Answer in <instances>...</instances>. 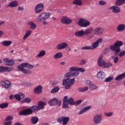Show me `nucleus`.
Listing matches in <instances>:
<instances>
[{
	"label": "nucleus",
	"mask_w": 125,
	"mask_h": 125,
	"mask_svg": "<svg viewBox=\"0 0 125 125\" xmlns=\"http://www.w3.org/2000/svg\"><path fill=\"white\" fill-rule=\"evenodd\" d=\"M104 115L106 117H112L114 115V112H105Z\"/></svg>",
	"instance_id": "obj_51"
},
{
	"label": "nucleus",
	"mask_w": 125,
	"mask_h": 125,
	"mask_svg": "<svg viewBox=\"0 0 125 125\" xmlns=\"http://www.w3.org/2000/svg\"><path fill=\"white\" fill-rule=\"evenodd\" d=\"M48 104H50V106H54L57 105V98H54L49 101Z\"/></svg>",
	"instance_id": "obj_25"
},
{
	"label": "nucleus",
	"mask_w": 125,
	"mask_h": 125,
	"mask_svg": "<svg viewBox=\"0 0 125 125\" xmlns=\"http://www.w3.org/2000/svg\"><path fill=\"white\" fill-rule=\"evenodd\" d=\"M123 44H124L123 42L121 41H117L115 42L114 44L110 45L109 48L111 50H112V51H115V55H118V54H119V52L121 51V48L120 47L122 46Z\"/></svg>",
	"instance_id": "obj_4"
},
{
	"label": "nucleus",
	"mask_w": 125,
	"mask_h": 125,
	"mask_svg": "<svg viewBox=\"0 0 125 125\" xmlns=\"http://www.w3.org/2000/svg\"><path fill=\"white\" fill-rule=\"evenodd\" d=\"M0 84L6 89L11 88V83L8 81H2L0 82Z\"/></svg>",
	"instance_id": "obj_13"
},
{
	"label": "nucleus",
	"mask_w": 125,
	"mask_h": 125,
	"mask_svg": "<svg viewBox=\"0 0 125 125\" xmlns=\"http://www.w3.org/2000/svg\"><path fill=\"white\" fill-rule=\"evenodd\" d=\"M12 120H13V117L11 116H8L6 117L5 119V122H7V121L11 122Z\"/></svg>",
	"instance_id": "obj_46"
},
{
	"label": "nucleus",
	"mask_w": 125,
	"mask_h": 125,
	"mask_svg": "<svg viewBox=\"0 0 125 125\" xmlns=\"http://www.w3.org/2000/svg\"><path fill=\"white\" fill-rule=\"evenodd\" d=\"M79 26L80 27H87L90 25V21H87L84 19H81L79 20V22L78 23Z\"/></svg>",
	"instance_id": "obj_7"
},
{
	"label": "nucleus",
	"mask_w": 125,
	"mask_h": 125,
	"mask_svg": "<svg viewBox=\"0 0 125 125\" xmlns=\"http://www.w3.org/2000/svg\"><path fill=\"white\" fill-rule=\"evenodd\" d=\"M97 64L99 67H102L104 69H109L113 65L111 62H106L103 60V56L102 55L99 56L97 60Z\"/></svg>",
	"instance_id": "obj_3"
},
{
	"label": "nucleus",
	"mask_w": 125,
	"mask_h": 125,
	"mask_svg": "<svg viewBox=\"0 0 125 125\" xmlns=\"http://www.w3.org/2000/svg\"><path fill=\"white\" fill-rule=\"evenodd\" d=\"M68 99V97H67V96H64V98H63V101H65L66 102H67V100H67Z\"/></svg>",
	"instance_id": "obj_61"
},
{
	"label": "nucleus",
	"mask_w": 125,
	"mask_h": 125,
	"mask_svg": "<svg viewBox=\"0 0 125 125\" xmlns=\"http://www.w3.org/2000/svg\"><path fill=\"white\" fill-rule=\"evenodd\" d=\"M69 121H70V117L66 116L60 117L57 119L58 123H59V124H62V125H68Z\"/></svg>",
	"instance_id": "obj_6"
},
{
	"label": "nucleus",
	"mask_w": 125,
	"mask_h": 125,
	"mask_svg": "<svg viewBox=\"0 0 125 125\" xmlns=\"http://www.w3.org/2000/svg\"><path fill=\"white\" fill-rule=\"evenodd\" d=\"M45 103L43 101H41L38 103V108L40 110H42L44 109V106L45 105Z\"/></svg>",
	"instance_id": "obj_31"
},
{
	"label": "nucleus",
	"mask_w": 125,
	"mask_h": 125,
	"mask_svg": "<svg viewBox=\"0 0 125 125\" xmlns=\"http://www.w3.org/2000/svg\"><path fill=\"white\" fill-rule=\"evenodd\" d=\"M73 71H78V72H81V73H84L85 70L84 68L82 67H78L77 66H72L69 68V73L70 75H71V73H72Z\"/></svg>",
	"instance_id": "obj_11"
},
{
	"label": "nucleus",
	"mask_w": 125,
	"mask_h": 125,
	"mask_svg": "<svg viewBox=\"0 0 125 125\" xmlns=\"http://www.w3.org/2000/svg\"><path fill=\"white\" fill-rule=\"evenodd\" d=\"M85 63H86V62L85 61V60H83L81 61V65H84V64H85Z\"/></svg>",
	"instance_id": "obj_60"
},
{
	"label": "nucleus",
	"mask_w": 125,
	"mask_h": 125,
	"mask_svg": "<svg viewBox=\"0 0 125 125\" xmlns=\"http://www.w3.org/2000/svg\"><path fill=\"white\" fill-rule=\"evenodd\" d=\"M114 80V77H109L108 78H107L105 80V82L106 83H110V82H111V81H113Z\"/></svg>",
	"instance_id": "obj_47"
},
{
	"label": "nucleus",
	"mask_w": 125,
	"mask_h": 125,
	"mask_svg": "<svg viewBox=\"0 0 125 125\" xmlns=\"http://www.w3.org/2000/svg\"><path fill=\"white\" fill-rule=\"evenodd\" d=\"M62 107L64 108H69L68 103L66 101H63Z\"/></svg>",
	"instance_id": "obj_48"
},
{
	"label": "nucleus",
	"mask_w": 125,
	"mask_h": 125,
	"mask_svg": "<svg viewBox=\"0 0 125 125\" xmlns=\"http://www.w3.org/2000/svg\"><path fill=\"white\" fill-rule=\"evenodd\" d=\"M61 22L62 23V24H66L67 25H69V24H71V23L73 22V20H72L69 17L63 16L61 18Z\"/></svg>",
	"instance_id": "obj_12"
},
{
	"label": "nucleus",
	"mask_w": 125,
	"mask_h": 125,
	"mask_svg": "<svg viewBox=\"0 0 125 125\" xmlns=\"http://www.w3.org/2000/svg\"><path fill=\"white\" fill-rule=\"evenodd\" d=\"M35 94H41L42 93V86L39 85L34 89Z\"/></svg>",
	"instance_id": "obj_15"
},
{
	"label": "nucleus",
	"mask_w": 125,
	"mask_h": 125,
	"mask_svg": "<svg viewBox=\"0 0 125 125\" xmlns=\"http://www.w3.org/2000/svg\"><path fill=\"white\" fill-rule=\"evenodd\" d=\"M8 6L9 7H16V6H18V1L14 0L12 2H10L8 4Z\"/></svg>",
	"instance_id": "obj_26"
},
{
	"label": "nucleus",
	"mask_w": 125,
	"mask_h": 125,
	"mask_svg": "<svg viewBox=\"0 0 125 125\" xmlns=\"http://www.w3.org/2000/svg\"><path fill=\"white\" fill-rule=\"evenodd\" d=\"M28 24L31 26L30 29H31V30H35L37 28V25L33 21L28 22Z\"/></svg>",
	"instance_id": "obj_38"
},
{
	"label": "nucleus",
	"mask_w": 125,
	"mask_h": 125,
	"mask_svg": "<svg viewBox=\"0 0 125 125\" xmlns=\"http://www.w3.org/2000/svg\"><path fill=\"white\" fill-rule=\"evenodd\" d=\"M12 70V68L8 67H4L3 66H0V73L2 72H10Z\"/></svg>",
	"instance_id": "obj_20"
},
{
	"label": "nucleus",
	"mask_w": 125,
	"mask_h": 125,
	"mask_svg": "<svg viewBox=\"0 0 125 125\" xmlns=\"http://www.w3.org/2000/svg\"><path fill=\"white\" fill-rule=\"evenodd\" d=\"M50 13H42L40 14L36 19L37 22H42L43 25H47V21L45 20H47L49 17H50Z\"/></svg>",
	"instance_id": "obj_5"
},
{
	"label": "nucleus",
	"mask_w": 125,
	"mask_h": 125,
	"mask_svg": "<svg viewBox=\"0 0 125 125\" xmlns=\"http://www.w3.org/2000/svg\"><path fill=\"white\" fill-rule=\"evenodd\" d=\"M84 35H85L84 33V31L83 30L77 31L75 33V36L76 37H78L79 38H81L82 37H83Z\"/></svg>",
	"instance_id": "obj_22"
},
{
	"label": "nucleus",
	"mask_w": 125,
	"mask_h": 125,
	"mask_svg": "<svg viewBox=\"0 0 125 125\" xmlns=\"http://www.w3.org/2000/svg\"><path fill=\"white\" fill-rule=\"evenodd\" d=\"M8 103H5L0 104V108L1 109H5V108H7L8 107Z\"/></svg>",
	"instance_id": "obj_43"
},
{
	"label": "nucleus",
	"mask_w": 125,
	"mask_h": 125,
	"mask_svg": "<svg viewBox=\"0 0 125 125\" xmlns=\"http://www.w3.org/2000/svg\"><path fill=\"white\" fill-rule=\"evenodd\" d=\"M32 114H33V111L31 109H26L21 111L19 115L20 116H28V115H32Z\"/></svg>",
	"instance_id": "obj_14"
},
{
	"label": "nucleus",
	"mask_w": 125,
	"mask_h": 125,
	"mask_svg": "<svg viewBox=\"0 0 125 125\" xmlns=\"http://www.w3.org/2000/svg\"><path fill=\"white\" fill-rule=\"evenodd\" d=\"M4 125H12V121H7L3 123Z\"/></svg>",
	"instance_id": "obj_56"
},
{
	"label": "nucleus",
	"mask_w": 125,
	"mask_h": 125,
	"mask_svg": "<svg viewBox=\"0 0 125 125\" xmlns=\"http://www.w3.org/2000/svg\"><path fill=\"white\" fill-rule=\"evenodd\" d=\"M103 32H104V29L102 27H97L94 29V34L96 36H102Z\"/></svg>",
	"instance_id": "obj_9"
},
{
	"label": "nucleus",
	"mask_w": 125,
	"mask_h": 125,
	"mask_svg": "<svg viewBox=\"0 0 125 125\" xmlns=\"http://www.w3.org/2000/svg\"><path fill=\"white\" fill-rule=\"evenodd\" d=\"M69 105H74L75 102L74 101V99L72 98H70L67 100L66 102Z\"/></svg>",
	"instance_id": "obj_41"
},
{
	"label": "nucleus",
	"mask_w": 125,
	"mask_h": 125,
	"mask_svg": "<svg viewBox=\"0 0 125 125\" xmlns=\"http://www.w3.org/2000/svg\"><path fill=\"white\" fill-rule=\"evenodd\" d=\"M97 77L99 80H103V79H105V73L101 70L97 73Z\"/></svg>",
	"instance_id": "obj_19"
},
{
	"label": "nucleus",
	"mask_w": 125,
	"mask_h": 125,
	"mask_svg": "<svg viewBox=\"0 0 125 125\" xmlns=\"http://www.w3.org/2000/svg\"><path fill=\"white\" fill-rule=\"evenodd\" d=\"M89 109H91V106L90 105L84 107L82 110L78 112V115H82L83 113H85L86 111H88Z\"/></svg>",
	"instance_id": "obj_24"
},
{
	"label": "nucleus",
	"mask_w": 125,
	"mask_h": 125,
	"mask_svg": "<svg viewBox=\"0 0 125 125\" xmlns=\"http://www.w3.org/2000/svg\"><path fill=\"white\" fill-rule=\"evenodd\" d=\"M96 88H97V86L93 83L90 86V89H91V90H94L96 89Z\"/></svg>",
	"instance_id": "obj_49"
},
{
	"label": "nucleus",
	"mask_w": 125,
	"mask_h": 125,
	"mask_svg": "<svg viewBox=\"0 0 125 125\" xmlns=\"http://www.w3.org/2000/svg\"><path fill=\"white\" fill-rule=\"evenodd\" d=\"M109 48H106L104 50V53L105 54H108V53H109Z\"/></svg>",
	"instance_id": "obj_59"
},
{
	"label": "nucleus",
	"mask_w": 125,
	"mask_h": 125,
	"mask_svg": "<svg viewBox=\"0 0 125 125\" xmlns=\"http://www.w3.org/2000/svg\"><path fill=\"white\" fill-rule=\"evenodd\" d=\"M31 34H32V30H26L25 32V34L23 37V40H25L26 39H28V38L31 36Z\"/></svg>",
	"instance_id": "obj_29"
},
{
	"label": "nucleus",
	"mask_w": 125,
	"mask_h": 125,
	"mask_svg": "<svg viewBox=\"0 0 125 125\" xmlns=\"http://www.w3.org/2000/svg\"><path fill=\"white\" fill-rule=\"evenodd\" d=\"M73 73H70V77L72 76V77H78L80 74V72L78 71V70L73 71Z\"/></svg>",
	"instance_id": "obj_44"
},
{
	"label": "nucleus",
	"mask_w": 125,
	"mask_h": 125,
	"mask_svg": "<svg viewBox=\"0 0 125 125\" xmlns=\"http://www.w3.org/2000/svg\"><path fill=\"white\" fill-rule=\"evenodd\" d=\"M26 102V103H30L31 102V99L30 98H25L22 101V103H25Z\"/></svg>",
	"instance_id": "obj_50"
},
{
	"label": "nucleus",
	"mask_w": 125,
	"mask_h": 125,
	"mask_svg": "<svg viewBox=\"0 0 125 125\" xmlns=\"http://www.w3.org/2000/svg\"><path fill=\"white\" fill-rule=\"evenodd\" d=\"M60 90V88L59 87L55 86L51 90V93H56V92H58Z\"/></svg>",
	"instance_id": "obj_40"
},
{
	"label": "nucleus",
	"mask_w": 125,
	"mask_h": 125,
	"mask_svg": "<svg viewBox=\"0 0 125 125\" xmlns=\"http://www.w3.org/2000/svg\"><path fill=\"white\" fill-rule=\"evenodd\" d=\"M63 57V54L61 52L56 53L54 56V59H59Z\"/></svg>",
	"instance_id": "obj_37"
},
{
	"label": "nucleus",
	"mask_w": 125,
	"mask_h": 125,
	"mask_svg": "<svg viewBox=\"0 0 125 125\" xmlns=\"http://www.w3.org/2000/svg\"><path fill=\"white\" fill-rule=\"evenodd\" d=\"M125 72L116 77L115 80V81H121V80H123V79H125Z\"/></svg>",
	"instance_id": "obj_36"
},
{
	"label": "nucleus",
	"mask_w": 125,
	"mask_h": 125,
	"mask_svg": "<svg viewBox=\"0 0 125 125\" xmlns=\"http://www.w3.org/2000/svg\"><path fill=\"white\" fill-rule=\"evenodd\" d=\"M107 4V2L104 0H101L99 2V4L100 5H102V6L105 5V4Z\"/></svg>",
	"instance_id": "obj_53"
},
{
	"label": "nucleus",
	"mask_w": 125,
	"mask_h": 125,
	"mask_svg": "<svg viewBox=\"0 0 125 125\" xmlns=\"http://www.w3.org/2000/svg\"><path fill=\"white\" fill-rule=\"evenodd\" d=\"M61 104H62V101L61 100H58L57 99V105L58 106H61Z\"/></svg>",
	"instance_id": "obj_58"
},
{
	"label": "nucleus",
	"mask_w": 125,
	"mask_h": 125,
	"mask_svg": "<svg viewBox=\"0 0 125 125\" xmlns=\"http://www.w3.org/2000/svg\"><path fill=\"white\" fill-rule=\"evenodd\" d=\"M102 118V116L100 115H96L94 117V118L93 119V123L96 124H100L101 123V119Z\"/></svg>",
	"instance_id": "obj_16"
},
{
	"label": "nucleus",
	"mask_w": 125,
	"mask_h": 125,
	"mask_svg": "<svg viewBox=\"0 0 125 125\" xmlns=\"http://www.w3.org/2000/svg\"><path fill=\"white\" fill-rule=\"evenodd\" d=\"M43 7H44L43 3H38L34 8L35 13H37V14L41 13V12L42 11V10H43Z\"/></svg>",
	"instance_id": "obj_8"
},
{
	"label": "nucleus",
	"mask_w": 125,
	"mask_h": 125,
	"mask_svg": "<svg viewBox=\"0 0 125 125\" xmlns=\"http://www.w3.org/2000/svg\"><path fill=\"white\" fill-rule=\"evenodd\" d=\"M64 77V79L62 81V85H66L65 89H70L71 86L75 83V78L70 79L71 74H70V73L65 74Z\"/></svg>",
	"instance_id": "obj_1"
},
{
	"label": "nucleus",
	"mask_w": 125,
	"mask_h": 125,
	"mask_svg": "<svg viewBox=\"0 0 125 125\" xmlns=\"http://www.w3.org/2000/svg\"><path fill=\"white\" fill-rule=\"evenodd\" d=\"M94 32L93 27H90L87 29H86L84 31L85 35H89L92 34V32Z\"/></svg>",
	"instance_id": "obj_28"
},
{
	"label": "nucleus",
	"mask_w": 125,
	"mask_h": 125,
	"mask_svg": "<svg viewBox=\"0 0 125 125\" xmlns=\"http://www.w3.org/2000/svg\"><path fill=\"white\" fill-rule=\"evenodd\" d=\"M112 59L113 60V62H114V64H117V63H118V62H119V58L118 57L113 56L112 57Z\"/></svg>",
	"instance_id": "obj_45"
},
{
	"label": "nucleus",
	"mask_w": 125,
	"mask_h": 125,
	"mask_svg": "<svg viewBox=\"0 0 125 125\" xmlns=\"http://www.w3.org/2000/svg\"><path fill=\"white\" fill-rule=\"evenodd\" d=\"M25 68L27 69H33L34 65L28 63L27 62H24L21 63L18 66V69L23 73V74H25V75H31L32 73V71L29 69H26Z\"/></svg>",
	"instance_id": "obj_2"
},
{
	"label": "nucleus",
	"mask_w": 125,
	"mask_h": 125,
	"mask_svg": "<svg viewBox=\"0 0 125 125\" xmlns=\"http://www.w3.org/2000/svg\"><path fill=\"white\" fill-rule=\"evenodd\" d=\"M28 109H31V111L32 112H38L40 110V108H39V106H37L36 105H33L32 106H31L30 108Z\"/></svg>",
	"instance_id": "obj_39"
},
{
	"label": "nucleus",
	"mask_w": 125,
	"mask_h": 125,
	"mask_svg": "<svg viewBox=\"0 0 125 125\" xmlns=\"http://www.w3.org/2000/svg\"><path fill=\"white\" fill-rule=\"evenodd\" d=\"M3 61L6 63V66H13L14 65V60H10L9 59L5 58Z\"/></svg>",
	"instance_id": "obj_17"
},
{
	"label": "nucleus",
	"mask_w": 125,
	"mask_h": 125,
	"mask_svg": "<svg viewBox=\"0 0 125 125\" xmlns=\"http://www.w3.org/2000/svg\"><path fill=\"white\" fill-rule=\"evenodd\" d=\"M14 125H22L19 123H16Z\"/></svg>",
	"instance_id": "obj_64"
},
{
	"label": "nucleus",
	"mask_w": 125,
	"mask_h": 125,
	"mask_svg": "<svg viewBox=\"0 0 125 125\" xmlns=\"http://www.w3.org/2000/svg\"><path fill=\"white\" fill-rule=\"evenodd\" d=\"M86 84H87V85H89V86L92 85L93 83L91 82V81H90V80H87L86 82Z\"/></svg>",
	"instance_id": "obj_55"
},
{
	"label": "nucleus",
	"mask_w": 125,
	"mask_h": 125,
	"mask_svg": "<svg viewBox=\"0 0 125 125\" xmlns=\"http://www.w3.org/2000/svg\"><path fill=\"white\" fill-rule=\"evenodd\" d=\"M24 94L20 93L18 94H16L14 97L17 100L20 101L21 99H23V98H24Z\"/></svg>",
	"instance_id": "obj_23"
},
{
	"label": "nucleus",
	"mask_w": 125,
	"mask_h": 125,
	"mask_svg": "<svg viewBox=\"0 0 125 125\" xmlns=\"http://www.w3.org/2000/svg\"><path fill=\"white\" fill-rule=\"evenodd\" d=\"M102 42H103V39L100 38L98 39L96 42L92 43V46H90L91 49L92 50L95 49V48H97L99 46V43H101Z\"/></svg>",
	"instance_id": "obj_10"
},
{
	"label": "nucleus",
	"mask_w": 125,
	"mask_h": 125,
	"mask_svg": "<svg viewBox=\"0 0 125 125\" xmlns=\"http://www.w3.org/2000/svg\"><path fill=\"white\" fill-rule=\"evenodd\" d=\"M110 9H112V12L113 13H120L121 12V9H120V7H118V6H113L110 8Z\"/></svg>",
	"instance_id": "obj_21"
},
{
	"label": "nucleus",
	"mask_w": 125,
	"mask_h": 125,
	"mask_svg": "<svg viewBox=\"0 0 125 125\" xmlns=\"http://www.w3.org/2000/svg\"><path fill=\"white\" fill-rule=\"evenodd\" d=\"M82 49H83V50H91V47L90 46H85L83 47Z\"/></svg>",
	"instance_id": "obj_52"
},
{
	"label": "nucleus",
	"mask_w": 125,
	"mask_h": 125,
	"mask_svg": "<svg viewBox=\"0 0 125 125\" xmlns=\"http://www.w3.org/2000/svg\"><path fill=\"white\" fill-rule=\"evenodd\" d=\"M67 46H68V44L65 42H62L57 45V48L59 50L64 49Z\"/></svg>",
	"instance_id": "obj_18"
},
{
	"label": "nucleus",
	"mask_w": 125,
	"mask_h": 125,
	"mask_svg": "<svg viewBox=\"0 0 125 125\" xmlns=\"http://www.w3.org/2000/svg\"><path fill=\"white\" fill-rule=\"evenodd\" d=\"M125 55V51H122L119 54L120 57H123V56H124Z\"/></svg>",
	"instance_id": "obj_57"
},
{
	"label": "nucleus",
	"mask_w": 125,
	"mask_h": 125,
	"mask_svg": "<svg viewBox=\"0 0 125 125\" xmlns=\"http://www.w3.org/2000/svg\"><path fill=\"white\" fill-rule=\"evenodd\" d=\"M82 102H83V100H80L77 102H74V105H75V106H78V105H80V104H81Z\"/></svg>",
	"instance_id": "obj_54"
},
{
	"label": "nucleus",
	"mask_w": 125,
	"mask_h": 125,
	"mask_svg": "<svg viewBox=\"0 0 125 125\" xmlns=\"http://www.w3.org/2000/svg\"><path fill=\"white\" fill-rule=\"evenodd\" d=\"M23 9H24V8L23 7H19L18 8L19 10H23Z\"/></svg>",
	"instance_id": "obj_63"
},
{
	"label": "nucleus",
	"mask_w": 125,
	"mask_h": 125,
	"mask_svg": "<svg viewBox=\"0 0 125 125\" xmlns=\"http://www.w3.org/2000/svg\"><path fill=\"white\" fill-rule=\"evenodd\" d=\"M31 122L33 125H36L39 122V118L37 117H33L31 119Z\"/></svg>",
	"instance_id": "obj_34"
},
{
	"label": "nucleus",
	"mask_w": 125,
	"mask_h": 125,
	"mask_svg": "<svg viewBox=\"0 0 125 125\" xmlns=\"http://www.w3.org/2000/svg\"><path fill=\"white\" fill-rule=\"evenodd\" d=\"M117 30L118 32H123L125 30V25L124 24H119L117 27Z\"/></svg>",
	"instance_id": "obj_27"
},
{
	"label": "nucleus",
	"mask_w": 125,
	"mask_h": 125,
	"mask_svg": "<svg viewBox=\"0 0 125 125\" xmlns=\"http://www.w3.org/2000/svg\"><path fill=\"white\" fill-rule=\"evenodd\" d=\"M12 43V41H4L1 42V44L4 46H9Z\"/></svg>",
	"instance_id": "obj_32"
},
{
	"label": "nucleus",
	"mask_w": 125,
	"mask_h": 125,
	"mask_svg": "<svg viewBox=\"0 0 125 125\" xmlns=\"http://www.w3.org/2000/svg\"><path fill=\"white\" fill-rule=\"evenodd\" d=\"M77 90L79 92H85V91H87V90H88V87L84 86L82 87H80L77 89Z\"/></svg>",
	"instance_id": "obj_33"
},
{
	"label": "nucleus",
	"mask_w": 125,
	"mask_h": 125,
	"mask_svg": "<svg viewBox=\"0 0 125 125\" xmlns=\"http://www.w3.org/2000/svg\"><path fill=\"white\" fill-rule=\"evenodd\" d=\"M66 50H67V51H71V47L67 45V46H66Z\"/></svg>",
	"instance_id": "obj_62"
},
{
	"label": "nucleus",
	"mask_w": 125,
	"mask_h": 125,
	"mask_svg": "<svg viewBox=\"0 0 125 125\" xmlns=\"http://www.w3.org/2000/svg\"><path fill=\"white\" fill-rule=\"evenodd\" d=\"M125 4V0H117L115 1V5L117 6H121L123 4Z\"/></svg>",
	"instance_id": "obj_30"
},
{
	"label": "nucleus",
	"mask_w": 125,
	"mask_h": 125,
	"mask_svg": "<svg viewBox=\"0 0 125 125\" xmlns=\"http://www.w3.org/2000/svg\"><path fill=\"white\" fill-rule=\"evenodd\" d=\"M45 50H42L39 52L38 55L37 56V57H42L45 55Z\"/></svg>",
	"instance_id": "obj_42"
},
{
	"label": "nucleus",
	"mask_w": 125,
	"mask_h": 125,
	"mask_svg": "<svg viewBox=\"0 0 125 125\" xmlns=\"http://www.w3.org/2000/svg\"><path fill=\"white\" fill-rule=\"evenodd\" d=\"M73 4L81 6V5H83V2L82 1V0H74L73 1Z\"/></svg>",
	"instance_id": "obj_35"
}]
</instances>
